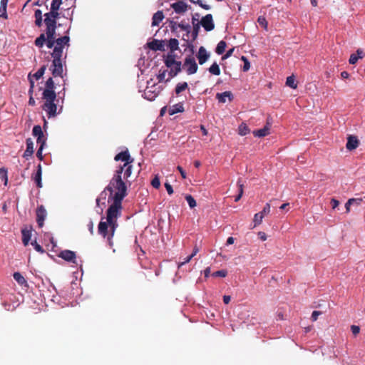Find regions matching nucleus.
I'll list each match as a JSON object with an SVG mask.
<instances>
[{
	"instance_id": "nucleus-27",
	"label": "nucleus",
	"mask_w": 365,
	"mask_h": 365,
	"mask_svg": "<svg viewBox=\"0 0 365 365\" xmlns=\"http://www.w3.org/2000/svg\"><path fill=\"white\" fill-rule=\"evenodd\" d=\"M9 0H1L0 1V18L7 19L8 15L6 8Z\"/></svg>"
},
{
	"instance_id": "nucleus-29",
	"label": "nucleus",
	"mask_w": 365,
	"mask_h": 365,
	"mask_svg": "<svg viewBox=\"0 0 365 365\" xmlns=\"http://www.w3.org/2000/svg\"><path fill=\"white\" fill-rule=\"evenodd\" d=\"M14 279L17 282V283L21 286L28 287V284L25 278L22 276L20 272H14L13 274Z\"/></svg>"
},
{
	"instance_id": "nucleus-23",
	"label": "nucleus",
	"mask_w": 365,
	"mask_h": 365,
	"mask_svg": "<svg viewBox=\"0 0 365 365\" xmlns=\"http://www.w3.org/2000/svg\"><path fill=\"white\" fill-rule=\"evenodd\" d=\"M41 176H42V168L41 165L38 164L37 167V170L34 176L33 179L35 181L36 186L39 188L42 187V182H41Z\"/></svg>"
},
{
	"instance_id": "nucleus-46",
	"label": "nucleus",
	"mask_w": 365,
	"mask_h": 365,
	"mask_svg": "<svg viewBox=\"0 0 365 365\" xmlns=\"http://www.w3.org/2000/svg\"><path fill=\"white\" fill-rule=\"evenodd\" d=\"M354 201H362V198H351L345 204L346 212H350V206Z\"/></svg>"
},
{
	"instance_id": "nucleus-26",
	"label": "nucleus",
	"mask_w": 365,
	"mask_h": 365,
	"mask_svg": "<svg viewBox=\"0 0 365 365\" xmlns=\"http://www.w3.org/2000/svg\"><path fill=\"white\" fill-rule=\"evenodd\" d=\"M184 111V106L182 103H176L169 108V114L170 115H173L174 114H176L178 113H182Z\"/></svg>"
},
{
	"instance_id": "nucleus-3",
	"label": "nucleus",
	"mask_w": 365,
	"mask_h": 365,
	"mask_svg": "<svg viewBox=\"0 0 365 365\" xmlns=\"http://www.w3.org/2000/svg\"><path fill=\"white\" fill-rule=\"evenodd\" d=\"M58 93V98H57L56 95H53V93L46 92L45 93V96H42L43 100L44 101V103L42 106V109L46 113L48 118H53L57 115V107L59 103V101L61 100V103H63V99L65 96V92Z\"/></svg>"
},
{
	"instance_id": "nucleus-21",
	"label": "nucleus",
	"mask_w": 365,
	"mask_h": 365,
	"mask_svg": "<svg viewBox=\"0 0 365 365\" xmlns=\"http://www.w3.org/2000/svg\"><path fill=\"white\" fill-rule=\"evenodd\" d=\"M164 14L162 11H158L155 13L152 18V26H156L163 20Z\"/></svg>"
},
{
	"instance_id": "nucleus-32",
	"label": "nucleus",
	"mask_w": 365,
	"mask_h": 365,
	"mask_svg": "<svg viewBox=\"0 0 365 365\" xmlns=\"http://www.w3.org/2000/svg\"><path fill=\"white\" fill-rule=\"evenodd\" d=\"M35 24L38 27H41L43 23V14L40 9H36L34 13Z\"/></svg>"
},
{
	"instance_id": "nucleus-19",
	"label": "nucleus",
	"mask_w": 365,
	"mask_h": 365,
	"mask_svg": "<svg viewBox=\"0 0 365 365\" xmlns=\"http://www.w3.org/2000/svg\"><path fill=\"white\" fill-rule=\"evenodd\" d=\"M359 146V140L356 136L350 135L347 139V143L346 145V148L349 150H352L356 149Z\"/></svg>"
},
{
	"instance_id": "nucleus-44",
	"label": "nucleus",
	"mask_w": 365,
	"mask_h": 365,
	"mask_svg": "<svg viewBox=\"0 0 365 365\" xmlns=\"http://www.w3.org/2000/svg\"><path fill=\"white\" fill-rule=\"evenodd\" d=\"M178 26H179V28L181 30L185 31L187 32V35H188L189 33L190 32V24L187 23H185L183 21H182L180 23H179V24H178Z\"/></svg>"
},
{
	"instance_id": "nucleus-49",
	"label": "nucleus",
	"mask_w": 365,
	"mask_h": 365,
	"mask_svg": "<svg viewBox=\"0 0 365 365\" xmlns=\"http://www.w3.org/2000/svg\"><path fill=\"white\" fill-rule=\"evenodd\" d=\"M0 175L2 180L4 181V185H6L8 182L7 170L4 168H1Z\"/></svg>"
},
{
	"instance_id": "nucleus-53",
	"label": "nucleus",
	"mask_w": 365,
	"mask_h": 365,
	"mask_svg": "<svg viewBox=\"0 0 365 365\" xmlns=\"http://www.w3.org/2000/svg\"><path fill=\"white\" fill-rule=\"evenodd\" d=\"M63 3V0H53L51 5V9H58L60 8V6Z\"/></svg>"
},
{
	"instance_id": "nucleus-15",
	"label": "nucleus",
	"mask_w": 365,
	"mask_h": 365,
	"mask_svg": "<svg viewBox=\"0 0 365 365\" xmlns=\"http://www.w3.org/2000/svg\"><path fill=\"white\" fill-rule=\"evenodd\" d=\"M58 257L69 262H75L76 258V253L68 250L61 251L59 253Z\"/></svg>"
},
{
	"instance_id": "nucleus-24",
	"label": "nucleus",
	"mask_w": 365,
	"mask_h": 365,
	"mask_svg": "<svg viewBox=\"0 0 365 365\" xmlns=\"http://www.w3.org/2000/svg\"><path fill=\"white\" fill-rule=\"evenodd\" d=\"M270 127L267 124L261 129H258L253 131V135L255 137L262 138L267 135L269 133Z\"/></svg>"
},
{
	"instance_id": "nucleus-55",
	"label": "nucleus",
	"mask_w": 365,
	"mask_h": 365,
	"mask_svg": "<svg viewBox=\"0 0 365 365\" xmlns=\"http://www.w3.org/2000/svg\"><path fill=\"white\" fill-rule=\"evenodd\" d=\"M362 58V56H357L356 54L352 53L350 56L349 62L350 64L354 65V64H355L358 61L359 58Z\"/></svg>"
},
{
	"instance_id": "nucleus-18",
	"label": "nucleus",
	"mask_w": 365,
	"mask_h": 365,
	"mask_svg": "<svg viewBox=\"0 0 365 365\" xmlns=\"http://www.w3.org/2000/svg\"><path fill=\"white\" fill-rule=\"evenodd\" d=\"M45 89L43 91L42 96H45V93L46 92H49L53 93V95H56L54 88H55V83L51 77L48 78V80L46 81L45 84Z\"/></svg>"
},
{
	"instance_id": "nucleus-63",
	"label": "nucleus",
	"mask_w": 365,
	"mask_h": 365,
	"mask_svg": "<svg viewBox=\"0 0 365 365\" xmlns=\"http://www.w3.org/2000/svg\"><path fill=\"white\" fill-rule=\"evenodd\" d=\"M351 330L354 335H357L360 331V328L359 326L356 325H351Z\"/></svg>"
},
{
	"instance_id": "nucleus-25",
	"label": "nucleus",
	"mask_w": 365,
	"mask_h": 365,
	"mask_svg": "<svg viewBox=\"0 0 365 365\" xmlns=\"http://www.w3.org/2000/svg\"><path fill=\"white\" fill-rule=\"evenodd\" d=\"M47 39L46 41V46L48 48H54L56 44V33H46Z\"/></svg>"
},
{
	"instance_id": "nucleus-6",
	"label": "nucleus",
	"mask_w": 365,
	"mask_h": 365,
	"mask_svg": "<svg viewBox=\"0 0 365 365\" xmlns=\"http://www.w3.org/2000/svg\"><path fill=\"white\" fill-rule=\"evenodd\" d=\"M182 68L186 70L187 75H192L197 71V64L192 55L186 56Z\"/></svg>"
},
{
	"instance_id": "nucleus-36",
	"label": "nucleus",
	"mask_w": 365,
	"mask_h": 365,
	"mask_svg": "<svg viewBox=\"0 0 365 365\" xmlns=\"http://www.w3.org/2000/svg\"><path fill=\"white\" fill-rule=\"evenodd\" d=\"M227 46V43L225 41H220L217 45V47H216V49H215V52L218 54V55H221L225 51V48Z\"/></svg>"
},
{
	"instance_id": "nucleus-14",
	"label": "nucleus",
	"mask_w": 365,
	"mask_h": 365,
	"mask_svg": "<svg viewBox=\"0 0 365 365\" xmlns=\"http://www.w3.org/2000/svg\"><path fill=\"white\" fill-rule=\"evenodd\" d=\"M148 47L155 51H165V43L163 41H160L157 39H154L150 42H148L147 43Z\"/></svg>"
},
{
	"instance_id": "nucleus-12",
	"label": "nucleus",
	"mask_w": 365,
	"mask_h": 365,
	"mask_svg": "<svg viewBox=\"0 0 365 365\" xmlns=\"http://www.w3.org/2000/svg\"><path fill=\"white\" fill-rule=\"evenodd\" d=\"M269 212H270V205H269V203H267L261 212L256 213L255 215V216H254L255 226L260 225L262 222V219H263L264 215L268 214Z\"/></svg>"
},
{
	"instance_id": "nucleus-30",
	"label": "nucleus",
	"mask_w": 365,
	"mask_h": 365,
	"mask_svg": "<svg viewBox=\"0 0 365 365\" xmlns=\"http://www.w3.org/2000/svg\"><path fill=\"white\" fill-rule=\"evenodd\" d=\"M133 172V165L132 163H129L128 165L124 167L123 173V179L125 182L128 181V179L131 177Z\"/></svg>"
},
{
	"instance_id": "nucleus-17",
	"label": "nucleus",
	"mask_w": 365,
	"mask_h": 365,
	"mask_svg": "<svg viewBox=\"0 0 365 365\" xmlns=\"http://www.w3.org/2000/svg\"><path fill=\"white\" fill-rule=\"evenodd\" d=\"M26 149L23 155V157L26 159H28L29 157L32 156L34 154V142L31 138L26 139Z\"/></svg>"
},
{
	"instance_id": "nucleus-47",
	"label": "nucleus",
	"mask_w": 365,
	"mask_h": 365,
	"mask_svg": "<svg viewBox=\"0 0 365 365\" xmlns=\"http://www.w3.org/2000/svg\"><path fill=\"white\" fill-rule=\"evenodd\" d=\"M185 200L191 208H193L196 206V201L192 195H187L185 196Z\"/></svg>"
},
{
	"instance_id": "nucleus-1",
	"label": "nucleus",
	"mask_w": 365,
	"mask_h": 365,
	"mask_svg": "<svg viewBox=\"0 0 365 365\" xmlns=\"http://www.w3.org/2000/svg\"><path fill=\"white\" fill-rule=\"evenodd\" d=\"M122 168L117 169L109 184L100 193L99 197L96 199V205L101 207V201L103 200L102 205H105L107 192H109L108 202H112L108 209L121 212L122 201L128 195L126 182L122 178Z\"/></svg>"
},
{
	"instance_id": "nucleus-41",
	"label": "nucleus",
	"mask_w": 365,
	"mask_h": 365,
	"mask_svg": "<svg viewBox=\"0 0 365 365\" xmlns=\"http://www.w3.org/2000/svg\"><path fill=\"white\" fill-rule=\"evenodd\" d=\"M286 85L292 88H297V84L295 82V78L294 76H291L287 78L286 80Z\"/></svg>"
},
{
	"instance_id": "nucleus-31",
	"label": "nucleus",
	"mask_w": 365,
	"mask_h": 365,
	"mask_svg": "<svg viewBox=\"0 0 365 365\" xmlns=\"http://www.w3.org/2000/svg\"><path fill=\"white\" fill-rule=\"evenodd\" d=\"M22 234V242L25 246H27L31 237V230L23 229L21 230Z\"/></svg>"
},
{
	"instance_id": "nucleus-9",
	"label": "nucleus",
	"mask_w": 365,
	"mask_h": 365,
	"mask_svg": "<svg viewBox=\"0 0 365 365\" xmlns=\"http://www.w3.org/2000/svg\"><path fill=\"white\" fill-rule=\"evenodd\" d=\"M43 22L46 26V33H56V23L54 19L46 13L44 15Z\"/></svg>"
},
{
	"instance_id": "nucleus-11",
	"label": "nucleus",
	"mask_w": 365,
	"mask_h": 365,
	"mask_svg": "<svg viewBox=\"0 0 365 365\" xmlns=\"http://www.w3.org/2000/svg\"><path fill=\"white\" fill-rule=\"evenodd\" d=\"M200 24L207 31H210L215 28L212 16L210 14L203 16L201 19Z\"/></svg>"
},
{
	"instance_id": "nucleus-16",
	"label": "nucleus",
	"mask_w": 365,
	"mask_h": 365,
	"mask_svg": "<svg viewBox=\"0 0 365 365\" xmlns=\"http://www.w3.org/2000/svg\"><path fill=\"white\" fill-rule=\"evenodd\" d=\"M210 54L207 52L206 49L203 46H200L197 54L199 63L200 65L204 64L209 58Z\"/></svg>"
},
{
	"instance_id": "nucleus-28",
	"label": "nucleus",
	"mask_w": 365,
	"mask_h": 365,
	"mask_svg": "<svg viewBox=\"0 0 365 365\" xmlns=\"http://www.w3.org/2000/svg\"><path fill=\"white\" fill-rule=\"evenodd\" d=\"M175 55L173 54L172 53H168L167 55V56L165 57V58L164 60V63L168 68H172L173 66V65H175L176 63L179 62L178 61H175Z\"/></svg>"
},
{
	"instance_id": "nucleus-42",
	"label": "nucleus",
	"mask_w": 365,
	"mask_h": 365,
	"mask_svg": "<svg viewBox=\"0 0 365 365\" xmlns=\"http://www.w3.org/2000/svg\"><path fill=\"white\" fill-rule=\"evenodd\" d=\"M168 21L169 23V27H170L171 31L177 32L178 29H180L179 26H178V24H179V23L175 21L174 19H168Z\"/></svg>"
},
{
	"instance_id": "nucleus-60",
	"label": "nucleus",
	"mask_w": 365,
	"mask_h": 365,
	"mask_svg": "<svg viewBox=\"0 0 365 365\" xmlns=\"http://www.w3.org/2000/svg\"><path fill=\"white\" fill-rule=\"evenodd\" d=\"M31 245L34 246V249L40 252V253H43L44 252V250L43 249V247L38 245L36 241H34L33 242H31Z\"/></svg>"
},
{
	"instance_id": "nucleus-20",
	"label": "nucleus",
	"mask_w": 365,
	"mask_h": 365,
	"mask_svg": "<svg viewBox=\"0 0 365 365\" xmlns=\"http://www.w3.org/2000/svg\"><path fill=\"white\" fill-rule=\"evenodd\" d=\"M226 98H228L229 101H232L233 100V95L230 91H225L223 93H218L216 94V98L218 100L220 103H225Z\"/></svg>"
},
{
	"instance_id": "nucleus-51",
	"label": "nucleus",
	"mask_w": 365,
	"mask_h": 365,
	"mask_svg": "<svg viewBox=\"0 0 365 365\" xmlns=\"http://www.w3.org/2000/svg\"><path fill=\"white\" fill-rule=\"evenodd\" d=\"M44 145H45V141L43 140L42 143H41V145H40L39 148L38 149L37 153H36V157L40 160H43V159L42 151H43Z\"/></svg>"
},
{
	"instance_id": "nucleus-8",
	"label": "nucleus",
	"mask_w": 365,
	"mask_h": 365,
	"mask_svg": "<svg viewBox=\"0 0 365 365\" xmlns=\"http://www.w3.org/2000/svg\"><path fill=\"white\" fill-rule=\"evenodd\" d=\"M161 89L157 87L155 84L151 86H147L144 92L145 98L149 101H153L160 93Z\"/></svg>"
},
{
	"instance_id": "nucleus-4",
	"label": "nucleus",
	"mask_w": 365,
	"mask_h": 365,
	"mask_svg": "<svg viewBox=\"0 0 365 365\" xmlns=\"http://www.w3.org/2000/svg\"><path fill=\"white\" fill-rule=\"evenodd\" d=\"M53 58L52 63L50 67V71L53 77H61L63 78V73L64 67L66 68V61L65 58L66 56L64 57V60L62 58V56H51Z\"/></svg>"
},
{
	"instance_id": "nucleus-35",
	"label": "nucleus",
	"mask_w": 365,
	"mask_h": 365,
	"mask_svg": "<svg viewBox=\"0 0 365 365\" xmlns=\"http://www.w3.org/2000/svg\"><path fill=\"white\" fill-rule=\"evenodd\" d=\"M34 88V82L32 79H30V88L29 90V93L30 95V98L29 100V105L32 106H35V104H36V101L32 96Z\"/></svg>"
},
{
	"instance_id": "nucleus-43",
	"label": "nucleus",
	"mask_w": 365,
	"mask_h": 365,
	"mask_svg": "<svg viewBox=\"0 0 365 365\" xmlns=\"http://www.w3.org/2000/svg\"><path fill=\"white\" fill-rule=\"evenodd\" d=\"M32 133L36 137L43 135L42 128L39 125H34V127L33 128V130H32Z\"/></svg>"
},
{
	"instance_id": "nucleus-37",
	"label": "nucleus",
	"mask_w": 365,
	"mask_h": 365,
	"mask_svg": "<svg viewBox=\"0 0 365 365\" xmlns=\"http://www.w3.org/2000/svg\"><path fill=\"white\" fill-rule=\"evenodd\" d=\"M188 87L187 82L179 83L176 85L175 92L177 95H179L181 92L184 91Z\"/></svg>"
},
{
	"instance_id": "nucleus-57",
	"label": "nucleus",
	"mask_w": 365,
	"mask_h": 365,
	"mask_svg": "<svg viewBox=\"0 0 365 365\" xmlns=\"http://www.w3.org/2000/svg\"><path fill=\"white\" fill-rule=\"evenodd\" d=\"M151 185L155 188H159L160 186V180L158 176H155L151 181Z\"/></svg>"
},
{
	"instance_id": "nucleus-58",
	"label": "nucleus",
	"mask_w": 365,
	"mask_h": 365,
	"mask_svg": "<svg viewBox=\"0 0 365 365\" xmlns=\"http://www.w3.org/2000/svg\"><path fill=\"white\" fill-rule=\"evenodd\" d=\"M259 24L263 26L264 29L267 27V21L264 17L259 16L257 19Z\"/></svg>"
},
{
	"instance_id": "nucleus-7",
	"label": "nucleus",
	"mask_w": 365,
	"mask_h": 365,
	"mask_svg": "<svg viewBox=\"0 0 365 365\" xmlns=\"http://www.w3.org/2000/svg\"><path fill=\"white\" fill-rule=\"evenodd\" d=\"M114 160L115 161H123L125 162V163L123 164V165H120L118 167V169H120L122 168V172L124 170V167H125L126 165H128L129 163H133V161H134V159L133 158H131V156L130 155V153L128 152V150H125V151H122L119 153H118L115 158H114Z\"/></svg>"
},
{
	"instance_id": "nucleus-38",
	"label": "nucleus",
	"mask_w": 365,
	"mask_h": 365,
	"mask_svg": "<svg viewBox=\"0 0 365 365\" xmlns=\"http://www.w3.org/2000/svg\"><path fill=\"white\" fill-rule=\"evenodd\" d=\"M208 70L212 75L219 76L220 74V68L216 62L213 63Z\"/></svg>"
},
{
	"instance_id": "nucleus-54",
	"label": "nucleus",
	"mask_w": 365,
	"mask_h": 365,
	"mask_svg": "<svg viewBox=\"0 0 365 365\" xmlns=\"http://www.w3.org/2000/svg\"><path fill=\"white\" fill-rule=\"evenodd\" d=\"M48 15L51 16V18L54 19L55 21H57V19L59 18L58 9H51L49 12H47Z\"/></svg>"
},
{
	"instance_id": "nucleus-61",
	"label": "nucleus",
	"mask_w": 365,
	"mask_h": 365,
	"mask_svg": "<svg viewBox=\"0 0 365 365\" xmlns=\"http://www.w3.org/2000/svg\"><path fill=\"white\" fill-rule=\"evenodd\" d=\"M64 3L66 6V9H69L75 6L76 0H65Z\"/></svg>"
},
{
	"instance_id": "nucleus-39",
	"label": "nucleus",
	"mask_w": 365,
	"mask_h": 365,
	"mask_svg": "<svg viewBox=\"0 0 365 365\" xmlns=\"http://www.w3.org/2000/svg\"><path fill=\"white\" fill-rule=\"evenodd\" d=\"M238 133L240 135H246L250 133V128L245 123H242L238 128Z\"/></svg>"
},
{
	"instance_id": "nucleus-34",
	"label": "nucleus",
	"mask_w": 365,
	"mask_h": 365,
	"mask_svg": "<svg viewBox=\"0 0 365 365\" xmlns=\"http://www.w3.org/2000/svg\"><path fill=\"white\" fill-rule=\"evenodd\" d=\"M178 41L176 38H170L168 41V47L170 50V53H173L174 51L178 49Z\"/></svg>"
},
{
	"instance_id": "nucleus-13",
	"label": "nucleus",
	"mask_w": 365,
	"mask_h": 365,
	"mask_svg": "<svg viewBox=\"0 0 365 365\" xmlns=\"http://www.w3.org/2000/svg\"><path fill=\"white\" fill-rule=\"evenodd\" d=\"M170 6L173 9L175 13L179 14L185 13L188 8V6L182 0H178L175 3H173Z\"/></svg>"
},
{
	"instance_id": "nucleus-33",
	"label": "nucleus",
	"mask_w": 365,
	"mask_h": 365,
	"mask_svg": "<svg viewBox=\"0 0 365 365\" xmlns=\"http://www.w3.org/2000/svg\"><path fill=\"white\" fill-rule=\"evenodd\" d=\"M46 34H41L38 38H36L34 43L37 47H43L47 39V36L46 37Z\"/></svg>"
},
{
	"instance_id": "nucleus-56",
	"label": "nucleus",
	"mask_w": 365,
	"mask_h": 365,
	"mask_svg": "<svg viewBox=\"0 0 365 365\" xmlns=\"http://www.w3.org/2000/svg\"><path fill=\"white\" fill-rule=\"evenodd\" d=\"M193 4H198L200 7L205 10H209L210 9V6L207 4H204L201 0H190Z\"/></svg>"
},
{
	"instance_id": "nucleus-52",
	"label": "nucleus",
	"mask_w": 365,
	"mask_h": 365,
	"mask_svg": "<svg viewBox=\"0 0 365 365\" xmlns=\"http://www.w3.org/2000/svg\"><path fill=\"white\" fill-rule=\"evenodd\" d=\"M241 59L244 62V66H243V68H242L243 71H245V72L247 71L250 69V61L244 56H242Z\"/></svg>"
},
{
	"instance_id": "nucleus-22",
	"label": "nucleus",
	"mask_w": 365,
	"mask_h": 365,
	"mask_svg": "<svg viewBox=\"0 0 365 365\" xmlns=\"http://www.w3.org/2000/svg\"><path fill=\"white\" fill-rule=\"evenodd\" d=\"M170 68V71L168 72L169 78H173L182 71V63L180 61L176 63L172 68Z\"/></svg>"
},
{
	"instance_id": "nucleus-45",
	"label": "nucleus",
	"mask_w": 365,
	"mask_h": 365,
	"mask_svg": "<svg viewBox=\"0 0 365 365\" xmlns=\"http://www.w3.org/2000/svg\"><path fill=\"white\" fill-rule=\"evenodd\" d=\"M46 68V66H43L34 74L33 76L36 78V80H38L40 78L43 76V75L45 73Z\"/></svg>"
},
{
	"instance_id": "nucleus-2",
	"label": "nucleus",
	"mask_w": 365,
	"mask_h": 365,
	"mask_svg": "<svg viewBox=\"0 0 365 365\" xmlns=\"http://www.w3.org/2000/svg\"><path fill=\"white\" fill-rule=\"evenodd\" d=\"M120 215L121 212L108 208L106 217H101L98 226V234L107 240L110 248L113 247V237L118 227L117 220Z\"/></svg>"
},
{
	"instance_id": "nucleus-59",
	"label": "nucleus",
	"mask_w": 365,
	"mask_h": 365,
	"mask_svg": "<svg viewBox=\"0 0 365 365\" xmlns=\"http://www.w3.org/2000/svg\"><path fill=\"white\" fill-rule=\"evenodd\" d=\"M166 73H167V70L160 71L159 74L157 76V78L159 82H162L164 81V79L165 78Z\"/></svg>"
},
{
	"instance_id": "nucleus-10",
	"label": "nucleus",
	"mask_w": 365,
	"mask_h": 365,
	"mask_svg": "<svg viewBox=\"0 0 365 365\" xmlns=\"http://www.w3.org/2000/svg\"><path fill=\"white\" fill-rule=\"evenodd\" d=\"M36 222L39 227L43 226L44 220L46 217L47 212L43 205L38 206L36 209Z\"/></svg>"
},
{
	"instance_id": "nucleus-40",
	"label": "nucleus",
	"mask_w": 365,
	"mask_h": 365,
	"mask_svg": "<svg viewBox=\"0 0 365 365\" xmlns=\"http://www.w3.org/2000/svg\"><path fill=\"white\" fill-rule=\"evenodd\" d=\"M195 19L192 18V24H193V29L192 32V36L193 40H195L198 36L199 30H200V25L198 23L195 24Z\"/></svg>"
},
{
	"instance_id": "nucleus-62",
	"label": "nucleus",
	"mask_w": 365,
	"mask_h": 365,
	"mask_svg": "<svg viewBox=\"0 0 365 365\" xmlns=\"http://www.w3.org/2000/svg\"><path fill=\"white\" fill-rule=\"evenodd\" d=\"M322 314V312L319 311H314L312 314L311 319L313 322H315L317 320L318 317Z\"/></svg>"
},
{
	"instance_id": "nucleus-50",
	"label": "nucleus",
	"mask_w": 365,
	"mask_h": 365,
	"mask_svg": "<svg viewBox=\"0 0 365 365\" xmlns=\"http://www.w3.org/2000/svg\"><path fill=\"white\" fill-rule=\"evenodd\" d=\"M215 277H225L227 275V271L225 269L218 270L212 274Z\"/></svg>"
},
{
	"instance_id": "nucleus-5",
	"label": "nucleus",
	"mask_w": 365,
	"mask_h": 365,
	"mask_svg": "<svg viewBox=\"0 0 365 365\" xmlns=\"http://www.w3.org/2000/svg\"><path fill=\"white\" fill-rule=\"evenodd\" d=\"M70 41V37L68 35H65L62 37L56 38V44L53 48L51 56H63V49L65 46L68 47Z\"/></svg>"
},
{
	"instance_id": "nucleus-64",
	"label": "nucleus",
	"mask_w": 365,
	"mask_h": 365,
	"mask_svg": "<svg viewBox=\"0 0 365 365\" xmlns=\"http://www.w3.org/2000/svg\"><path fill=\"white\" fill-rule=\"evenodd\" d=\"M165 189H166V190H167V192H168V193L169 195H172L173 193V187H172V185L170 183L165 182Z\"/></svg>"
},
{
	"instance_id": "nucleus-48",
	"label": "nucleus",
	"mask_w": 365,
	"mask_h": 365,
	"mask_svg": "<svg viewBox=\"0 0 365 365\" xmlns=\"http://www.w3.org/2000/svg\"><path fill=\"white\" fill-rule=\"evenodd\" d=\"M237 185L239 186V194L235 197V202H238L243 195V184L241 183L240 180L237 181Z\"/></svg>"
}]
</instances>
